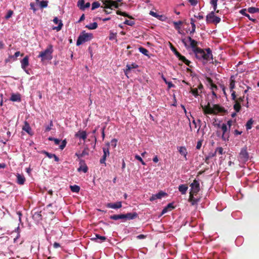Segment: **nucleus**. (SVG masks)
Returning a JSON list of instances; mask_svg holds the SVG:
<instances>
[{
	"label": "nucleus",
	"instance_id": "6ab92c4d",
	"mask_svg": "<svg viewBox=\"0 0 259 259\" xmlns=\"http://www.w3.org/2000/svg\"><path fill=\"white\" fill-rule=\"evenodd\" d=\"M75 137L85 140L87 137V134L84 131H79L75 134Z\"/></svg>",
	"mask_w": 259,
	"mask_h": 259
},
{
	"label": "nucleus",
	"instance_id": "9d476101",
	"mask_svg": "<svg viewBox=\"0 0 259 259\" xmlns=\"http://www.w3.org/2000/svg\"><path fill=\"white\" fill-rule=\"evenodd\" d=\"M106 146H107L106 148H105V147L103 148V155L102 158H101V159L100 160V163L104 164L105 166L106 165V163H105V161L106 160V157L107 156H109L110 154L109 149L110 143H107L106 144Z\"/></svg>",
	"mask_w": 259,
	"mask_h": 259
},
{
	"label": "nucleus",
	"instance_id": "473e14b6",
	"mask_svg": "<svg viewBox=\"0 0 259 259\" xmlns=\"http://www.w3.org/2000/svg\"><path fill=\"white\" fill-rule=\"evenodd\" d=\"M247 11L251 14L259 12V8L255 7H249L247 9Z\"/></svg>",
	"mask_w": 259,
	"mask_h": 259
},
{
	"label": "nucleus",
	"instance_id": "c9c22d12",
	"mask_svg": "<svg viewBox=\"0 0 259 259\" xmlns=\"http://www.w3.org/2000/svg\"><path fill=\"white\" fill-rule=\"evenodd\" d=\"M116 35H117V33L116 32L114 33L112 31H110V34H109V40H111L115 39L116 41H117V40L116 39Z\"/></svg>",
	"mask_w": 259,
	"mask_h": 259
},
{
	"label": "nucleus",
	"instance_id": "13d9d810",
	"mask_svg": "<svg viewBox=\"0 0 259 259\" xmlns=\"http://www.w3.org/2000/svg\"><path fill=\"white\" fill-rule=\"evenodd\" d=\"M202 141L201 140L197 142V145L196 147L197 149H200L201 148V146H202Z\"/></svg>",
	"mask_w": 259,
	"mask_h": 259
},
{
	"label": "nucleus",
	"instance_id": "423d86ee",
	"mask_svg": "<svg viewBox=\"0 0 259 259\" xmlns=\"http://www.w3.org/2000/svg\"><path fill=\"white\" fill-rule=\"evenodd\" d=\"M93 37V34L86 33L83 31L78 36L76 41V45L77 46H80L85 42L91 40Z\"/></svg>",
	"mask_w": 259,
	"mask_h": 259
},
{
	"label": "nucleus",
	"instance_id": "9b49d317",
	"mask_svg": "<svg viewBox=\"0 0 259 259\" xmlns=\"http://www.w3.org/2000/svg\"><path fill=\"white\" fill-rule=\"evenodd\" d=\"M191 187V191L190 193L197 194L200 191V185L199 182L194 180L193 183L190 185Z\"/></svg>",
	"mask_w": 259,
	"mask_h": 259
},
{
	"label": "nucleus",
	"instance_id": "8fccbe9b",
	"mask_svg": "<svg viewBox=\"0 0 259 259\" xmlns=\"http://www.w3.org/2000/svg\"><path fill=\"white\" fill-rule=\"evenodd\" d=\"M135 158H136L137 160H138L140 161L142 163V164L143 165H145V164H145V162L143 160L142 158H141L139 155H136L135 156Z\"/></svg>",
	"mask_w": 259,
	"mask_h": 259
},
{
	"label": "nucleus",
	"instance_id": "f704fd0d",
	"mask_svg": "<svg viewBox=\"0 0 259 259\" xmlns=\"http://www.w3.org/2000/svg\"><path fill=\"white\" fill-rule=\"evenodd\" d=\"M253 120L252 118H250L249 120H248L245 125L246 128L247 130H249L251 128L252 125L253 124Z\"/></svg>",
	"mask_w": 259,
	"mask_h": 259
},
{
	"label": "nucleus",
	"instance_id": "39448f33",
	"mask_svg": "<svg viewBox=\"0 0 259 259\" xmlns=\"http://www.w3.org/2000/svg\"><path fill=\"white\" fill-rule=\"evenodd\" d=\"M244 96L237 98L236 92H233L231 94V99L234 101L235 104L233 105V108L236 112H239L241 108V103L244 101Z\"/></svg>",
	"mask_w": 259,
	"mask_h": 259
},
{
	"label": "nucleus",
	"instance_id": "603ef678",
	"mask_svg": "<svg viewBox=\"0 0 259 259\" xmlns=\"http://www.w3.org/2000/svg\"><path fill=\"white\" fill-rule=\"evenodd\" d=\"M53 126V121L51 120L50 121L49 125L46 127V131L49 132L52 129V127Z\"/></svg>",
	"mask_w": 259,
	"mask_h": 259
},
{
	"label": "nucleus",
	"instance_id": "0e129e2a",
	"mask_svg": "<svg viewBox=\"0 0 259 259\" xmlns=\"http://www.w3.org/2000/svg\"><path fill=\"white\" fill-rule=\"evenodd\" d=\"M216 154H215V153H209V154L208 155V156H207L208 157V158L209 159H210V158H212V157L215 156Z\"/></svg>",
	"mask_w": 259,
	"mask_h": 259
},
{
	"label": "nucleus",
	"instance_id": "393cba45",
	"mask_svg": "<svg viewBox=\"0 0 259 259\" xmlns=\"http://www.w3.org/2000/svg\"><path fill=\"white\" fill-rule=\"evenodd\" d=\"M196 194H193L192 193H190L189 198V201L191 202L192 205H194L195 204H196L198 201L199 199L194 198V195H196Z\"/></svg>",
	"mask_w": 259,
	"mask_h": 259
},
{
	"label": "nucleus",
	"instance_id": "72a5a7b5",
	"mask_svg": "<svg viewBox=\"0 0 259 259\" xmlns=\"http://www.w3.org/2000/svg\"><path fill=\"white\" fill-rule=\"evenodd\" d=\"M70 190L73 192L78 193L80 190V187L76 185L70 186Z\"/></svg>",
	"mask_w": 259,
	"mask_h": 259
},
{
	"label": "nucleus",
	"instance_id": "ea45409f",
	"mask_svg": "<svg viewBox=\"0 0 259 259\" xmlns=\"http://www.w3.org/2000/svg\"><path fill=\"white\" fill-rule=\"evenodd\" d=\"M176 56L179 58L180 60L183 62L187 59L185 56L182 55L180 53H177Z\"/></svg>",
	"mask_w": 259,
	"mask_h": 259
},
{
	"label": "nucleus",
	"instance_id": "69168bd1",
	"mask_svg": "<svg viewBox=\"0 0 259 259\" xmlns=\"http://www.w3.org/2000/svg\"><path fill=\"white\" fill-rule=\"evenodd\" d=\"M30 8L34 12H35L36 11V9L35 8V5L33 3H31L30 4Z\"/></svg>",
	"mask_w": 259,
	"mask_h": 259
},
{
	"label": "nucleus",
	"instance_id": "3c124183",
	"mask_svg": "<svg viewBox=\"0 0 259 259\" xmlns=\"http://www.w3.org/2000/svg\"><path fill=\"white\" fill-rule=\"evenodd\" d=\"M66 143L67 142L65 140L62 141L61 144L60 145V149L63 150L65 147Z\"/></svg>",
	"mask_w": 259,
	"mask_h": 259
},
{
	"label": "nucleus",
	"instance_id": "4be33fe9",
	"mask_svg": "<svg viewBox=\"0 0 259 259\" xmlns=\"http://www.w3.org/2000/svg\"><path fill=\"white\" fill-rule=\"evenodd\" d=\"M16 177H17L16 182L17 184L21 185H22L24 184V183L26 181V179L23 175L17 174Z\"/></svg>",
	"mask_w": 259,
	"mask_h": 259
},
{
	"label": "nucleus",
	"instance_id": "1a4fd4ad",
	"mask_svg": "<svg viewBox=\"0 0 259 259\" xmlns=\"http://www.w3.org/2000/svg\"><path fill=\"white\" fill-rule=\"evenodd\" d=\"M238 158L241 162H245L249 159V154L247 151V147H243L239 153Z\"/></svg>",
	"mask_w": 259,
	"mask_h": 259
},
{
	"label": "nucleus",
	"instance_id": "58836bf2",
	"mask_svg": "<svg viewBox=\"0 0 259 259\" xmlns=\"http://www.w3.org/2000/svg\"><path fill=\"white\" fill-rule=\"evenodd\" d=\"M100 6V4L98 2H94L92 5V10H95L99 8Z\"/></svg>",
	"mask_w": 259,
	"mask_h": 259
},
{
	"label": "nucleus",
	"instance_id": "338daca9",
	"mask_svg": "<svg viewBox=\"0 0 259 259\" xmlns=\"http://www.w3.org/2000/svg\"><path fill=\"white\" fill-rule=\"evenodd\" d=\"M150 14L151 15H152V16H154V17H156V18H158V17H159V16H159L158 15H157V14H156V13L154 12H153V11H150Z\"/></svg>",
	"mask_w": 259,
	"mask_h": 259
},
{
	"label": "nucleus",
	"instance_id": "f03ea898",
	"mask_svg": "<svg viewBox=\"0 0 259 259\" xmlns=\"http://www.w3.org/2000/svg\"><path fill=\"white\" fill-rule=\"evenodd\" d=\"M193 53L195 54L196 58L199 60H204L207 61L212 59V54L210 48L204 50L199 48L196 49Z\"/></svg>",
	"mask_w": 259,
	"mask_h": 259
},
{
	"label": "nucleus",
	"instance_id": "20e7f679",
	"mask_svg": "<svg viewBox=\"0 0 259 259\" xmlns=\"http://www.w3.org/2000/svg\"><path fill=\"white\" fill-rule=\"evenodd\" d=\"M53 52V45L50 44L44 51L39 53L38 58H41L42 61L45 60H50L52 59V53Z\"/></svg>",
	"mask_w": 259,
	"mask_h": 259
},
{
	"label": "nucleus",
	"instance_id": "6e6d98bb",
	"mask_svg": "<svg viewBox=\"0 0 259 259\" xmlns=\"http://www.w3.org/2000/svg\"><path fill=\"white\" fill-rule=\"evenodd\" d=\"M166 207L169 210H171L175 208L173 204L171 203L168 204Z\"/></svg>",
	"mask_w": 259,
	"mask_h": 259
},
{
	"label": "nucleus",
	"instance_id": "f3484780",
	"mask_svg": "<svg viewBox=\"0 0 259 259\" xmlns=\"http://www.w3.org/2000/svg\"><path fill=\"white\" fill-rule=\"evenodd\" d=\"M53 22L55 24H58V26H56L53 28V30H56L57 31H60L63 26V23L61 20H59L57 17H55L53 19Z\"/></svg>",
	"mask_w": 259,
	"mask_h": 259
},
{
	"label": "nucleus",
	"instance_id": "e2e57ef3",
	"mask_svg": "<svg viewBox=\"0 0 259 259\" xmlns=\"http://www.w3.org/2000/svg\"><path fill=\"white\" fill-rule=\"evenodd\" d=\"M194 17L198 18L199 20L203 19L204 18L203 16L200 13H199L198 15H194Z\"/></svg>",
	"mask_w": 259,
	"mask_h": 259
},
{
	"label": "nucleus",
	"instance_id": "4468645a",
	"mask_svg": "<svg viewBox=\"0 0 259 259\" xmlns=\"http://www.w3.org/2000/svg\"><path fill=\"white\" fill-rule=\"evenodd\" d=\"M77 6L81 10H84L86 8L90 7V3H87L85 4L84 0H79L77 2Z\"/></svg>",
	"mask_w": 259,
	"mask_h": 259
},
{
	"label": "nucleus",
	"instance_id": "bb28decb",
	"mask_svg": "<svg viewBox=\"0 0 259 259\" xmlns=\"http://www.w3.org/2000/svg\"><path fill=\"white\" fill-rule=\"evenodd\" d=\"M188 189V187L186 184H182L179 186L178 189L182 194H185Z\"/></svg>",
	"mask_w": 259,
	"mask_h": 259
},
{
	"label": "nucleus",
	"instance_id": "774afa93",
	"mask_svg": "<svg viewBox=\"0 0 259 259\" xmlns=\"http://www.w3.org/2000/svg\"><path fill=\"white\" fill-rule=\"evenodd\" d=\"M210 88L212 91H214V90H216L218 89L217 85L214 83L210 85Z\"/></svg>",
	"mask_w": 259,
	"mask_h": 259
},
{
	"label": "nucleus",
	"instance_id": "ddd939ff",
	"mask_svg": "<svg viewBox=\"0 0 259 259\" xmlns=\"http://www.w3.org/2000/svg\"><path fill=\"white\" fill-rule=\"evenodd\" d=\"M79 167L77 168V171H82L83 172L86 173L88 170V167L85 164L84 160L80 159L79 160Z\"/></svg>",
	"mask_w": 259,
	"mask_h": 259
},
{
	"label": "nucleus",
	"instance_id": "2eb2a0df",
	"mask_svg": "<svg viewBox=\"0 0 259 259\" xmlns=\"http://www.w3.org/2000/svg\"><path fill=\"white\" fill-rule=\"evenodd\" d=\"M108 208L113 209H118L122 207V203L121 201H118L116 203H108L106 204Z\"/></svg>",
	"mask_w": 259,
	"mask_h": 259
},
{
	"label": "nucleus",
	"instance_id": "412c9836",
	"mask_svg": "<svg viewBox=\"0 0 259 259\" xmlns=\"http://www.w3.org/2000/svg\"><path fill=\"white\" fill-rule=\"evenodd\" d=\"M21 67L23 69L25 70L29 65V57L26 56L21 61Z\"/></svg>",
	"mask_w": 259,
	"mask_h": 259
},
{
	"label": "nucleus",
	"instance_id": "79ce46f5",
	"mask_svg": "<svg viewBox=\"0 0 259 259\" xmlns=\"http://www.w3.org/2000/svg\"><path fill=\"white\" fill-rule=\"evenodd\" d=\"M39 6L41 8H46L48 6V2L42 1L40 2Z\"/></svg>",
	"mask_w": 259,
	"mask_h": 259
},
{
	"label": "nucleus",
	"instance_id": "864d4df0",
	"mask_svg": "<svg viewBox=\"0 0 259 259\" xmlns=\"http://www.w3.org/2000/svg\"><path fill=\"white\" fill-rule=\"evenodd\" d=\"M170 45V49L174 53L175 55L176 56L177 53H180L178 51H177V49L172 46L171 44Z\"/></svg>",
	"mask_w": 259,
	"mask_h": 259
},
{
	"label": "nucleus",
	"instance_id": "a18cd8bd",
	"mask_svg": "<svg viewBox=\"0 0 259 259\" xmlns=\"http://www.w3.org/2000/svg\"><path fill=\"white\" fill-rule=\"evenodd\" d=\"M13 14V11L11 10H9L8 11V13L7 15L5 16V19H9L10 18H11Z\"/></svg>",
	"mask_w": 259,
	"mask_h": 259
},
{
	"label": "nucleus",
	"instance_id": "680f3d73",
	"mask_svg": "<svg viewBox=\"0 0 259 259\" xmlns=\"http://www.w3.org/2000/svg\"><path fill=\"white\" fill-rule=\"evenodd\" d=\"M189 2L193 6H195L197 4V0H188Z\"/></svg>",
	"mask_w": 259,
	"mask_h": 259
},
{
	"label": "nucleus",
	"instance_id": "c756f323",
	"mask_svg": "<svg viewBox=\"0 0 259 259\" xmlns=\"http://www.w3.org/2000/svg\"><path fill=\"white\" fill-rule=\"evenodd\" d=\"M139 50L140 53H142L143 54H144V55H145L146 56H148L149 58H150V56H149V55L148 54L149 51L147 49H146L142 47H141L139 48Z\"/></svg>",
	"mask_w": 259,
	"mask_h": 259
},
{
	"label": "nucleus",
	"instance_id": "a211bd4d",
	"mask_svg": "<svg viewBox=\"0 0 259 259\" xmlns=\"http://www.w3.org/2000/svg\"><path fill=\"white\" fill-rule=\"evenodd\" d=\"M187 39L190 42V47H191L193 52L195 51L196 49L199 48L197 47L198 42L196 40L192 39L190 36H188Z\"/></svg>",
	"mask_w": 259,
	"mask_h": 259
},
{
	"label": "nucleus",
	"instance_id": "bf43d9fd",
	"mask_svg": "<svg viewBox=\"0 0 259 259\" xmlns=\"http://www.w3.org/2000/svg\"><path fill=\"white\" fill-rule=\"evenodd\" d=\"M168 85V89H170L171 88L175 87V85L170 81H167V83H166Z\"/></svg>",
	"mask_w": 259,
	"mask_h": 259
},
{
	"label": "nucleus",
	"instance_id": "f257e3e1",
	"mask_svg": "<svg viewBox=\"0 0 259 259\" xmlns=\"http://www.w3.org/2000/svg\"><path fill=\"white\" fill-rule=\"evenodd\" d=\"M201 107L202 108L203 113L205 115H216L219 113H225L226 112L225 109L219 104H213L212 105V107H211L210 103L209 102L207 103V105L204 106L201 104Z\"/></svg>",
	"mask_w": 259,
	"mask_h": 259
},
{
	"label": "nucleus",
	"instance_id": "49530a36",
	"mask_svg": "<svg viewBox=\"0 0 259 259\" xmlns=\"http://www.w3.org/2000/svg\"><path fill=\"white\" fill-rule=\"evenodd\" d=\"M124 23L125 24H126L127 25H129V26H133L135 24V22L134 21H132V20H126Z\"/></svg>",
	"mask_w": 259,
	"mask_h": 259
},
{
	"label": "nucleus",
	"instance_id": "09e8293b",
	"mask_svg": "<svg viewBox=\"0 0 259 259\" xmlns=\"http://www.w3.org/2000/svg\"><path fill=\"white\" fill-rule=\"evenodd\" d=\"M218 152L219 154L222 155L223 153V148L222 147H218L215 149L214 153L215 154Z\"/></svg>",
	"mask_w": 259,
	"mask_h": 259
},
{
	"label": "nucleus",
	"instance_id": "5701e85b",
	"mask_svg": "<svg viewBox=\"0 0 259 259\" xmlns=\"http://www.w3.org/2000/svg\"><path fill=\"white\" fill-rule=\"evenodd\" d=\"M178 149L180 154L182 156H184L185 159L187 160V155L188 154V152L186 147L184 146H180L178 147Z\"/></svg>",
	"mask_w": 259,
	"mask_h": 259
},
{
	"label": "nucleus",
	"instance_id": "a19ab883",
	"mask_svg": "<svg viewBox=\"0 0 259 259\" xmlns=\"http://www.w3.org/2000/svg\"><path fill=\"white\" fill-rule=\"evenodd\" d=\"M89 149L88 147L84 148V149L83 150L82 153L80 154V156L84 157L85 155H89Z\"/></svg>",
	"mask_w": 259,
	"mask_h": 259
},
{
	"label": "nucleus",
	"instance_id": "c03bdc74",
	"mask_svg": "<svg viewBox=\"0 0 259 259\" xmlns=\"http://www.w3.org/2000/svg\"><path fill=\"white\" fill-rule=\"evenodd\" d=\"M103 9L102 10L103 11L105 12V13L107 14H111L112 12V10L113 8H105L104 6L102 7Z\"/></svg>",
	"mask_w": 259,
	"mask_h": 259
},
{
	"label": "nucleus",
	"instance_id": "7c9ffc66",
	"mask_svg": "<svg viewBox=\"0 0 259 259\" xmlns=\"http://www.w3.org/2000/svg\"><path fill=\"white\" fill-rule=\"evenodd\" d=\"M218 2V0H210V4L213 7V11H215L217 13L219 12V10H217Z\"/></svg>",
	"mask_w": 259,
	"mask_h": 259
},
{
	"label": "nucleus",
	"instance_id": "e433bc0d",
	"mask_svg": "<svg viewBox=\"0 0 259 259\" xmlns=\"http://www.w3.org/2000/svg\"><path fill=\"white\" fill-rule=\"evenodd\" d=\"M173 23L175 29L178 30L180 29V26L182 25L183 22L182 21H178L177 22H174Z\"/></svg>",
	"mask_w": 259,
	"mask_h": 259
},
{
	"label": "nucleus",
	"instance_id": "4c0bfd02",
	"mask_svg": "<svg viewBox=\"0 0 259 259\" xmlns=\"http://www.w3.org/2000/svg\"><path fill=\"white\" fill-rule=\"evenodd\" d=\"M167 194L163 191H160L157 194H156V196L157 199H161L162 197L165 196Z\"/></svg>",
	"mask_w": 259,
	"mask_h": 259
},
{
	"label": "nucleus",
	"instance_id": "a878e982",
	"mask_svg": "<svg viewBox=\"0 0 259 259\" xmlns=\"http://www.w3.org/2000/svg\"><path fill=\"white\" fill-rule=\"evenodd\" d=\"M42 153L45 154L49 158H54L55 161L56 162H58L59 161V158L54 154L49 153L46 151H42Z\"/></svg>",
	"mask_w": 259,
	"mask_h": 259
},
{
	"label": "nucleus",
	"instance_id": "dca6fc26",
	"mask_svg": "<svg viewBox=\"0 0 259 259\" xmlns=\"http://www.w3.org/2000/svg\"><path fill=\"white\" fill-rule=\"evenodd\" d=\"M95 237L91 238L92 240L95 241L98 243H102L106 240V237L103 236H101L99 234H96Z\"/></svg>",
	"mask_w": 259,
	"mask_h": 259
},
{
	"label": "nucleus",
	"instance_id": "aec40b11",
	"mask_svg": "<svg viewBox=\"0 0 259 259\" xmlns=\"http://www.w3.org/2000/svg\"><path fill=\"white\" fill-rule=\"evenodd\" d=\"M235 79L234 75L231 76L230 78V84H229V89L231 94H232L233 92H235L233 90L235 88Z\"/></svg>",
	"mask_w": 259,
	"mask_h": 259
},
{
	"label": "nucleus",
	"instance_id": "6e6552de",
	"mask_svg": "<svg viewBox=\"0 0 259 259\" xmlns=\"http://www.w3.org/2000/svg\"><path fill=\"white\" fill-rule=\"evenodd\" d=\"M122 0H116L115 1L112 0H105L103 1L105 8H118L119 6L118 3H121Z\"/></svg>",
	"mask_w": 259,
	"mask_h": 259
},
{
	"label": "nucleus",
	"instance_id": "de8ad7c7",
	"mask_svg": "<svg viewBox=\"0 0 259 259\" xmlns=\"http://www.w3.org/2000/svg\"><path fill=\"white\" fill-rule=\"evenodd\" d=\"M117 140L116 139H113L111 141V146L113 148H114L116 147L117 145Z\"/></svg>",
	"mask_w": 259,
	"mask_h": 259
},
{
	"label": "nucleus",
	"instance_id": "b1692460",
	"mask_svg": "<svg viewBox=\"0 0 259 259\" xmlns=\"http://www.w3.org/2000/svg\"><path fill=\"white\" fill-rule=\"evenodd\" d=\"M138 67V66L135 63H133L132 64H127L126 66V69L124 70L125 74L127 76V74L129 73L130 71L133 68H136Z\"/></svg>",
	"mask_w": 259,
	"mask_h": 259
},
{
	"label": "nucleus",
	"instance_id": "37998d69",
	"mask_svg": "<svg viewBox=\"0 0 259 259\" xmlns=\"http://www.w3.org/2000/svg\"><path fill=\"white\" fill-rule=\"evenodd\" d=\"M191 92L195 97H197L199 95L198 90L197 88L192 89Z\"/></svg>",
	"mask_w": 259,
	"mask_h": 259
},
{
	"label": "nucleus",
	"instance_id": "2f4dec72",
	"mask_svg": "<svg viewBox=\"0 0 259 259\" xmlns=\"http://www.w3.org/2000/svg\"><path fill=\"white\" fill-rule=\"evenodd\" d=\"M97 27H98V24L97 22H94L92 23H90V24L85 26L86 28H88V29H91V30L95 29L97 28Z\"/></svg>",
	"mask_w": 259,
	"mask_h": 259
},
{
	"label": "nucleus",
	"instance_id": "4d7b16f0",
	"mask_svg": "<svg viewBox=\"0 0 259 259\" xmlns=\"http://www.w3.org/2000/svg\"><path fill=\"white\" fill-rule=\"evenodd\" d=\"M246 9H243L239 11V13L241 14H242V15L246 17L247 16V15L248 14L247 13H246Z\"/></svg>",
	"mask_w": 259,
	"mask_h": 259
},
{
	"label": "nucleus",
	"instance_id": "c85d7f7f",
	"mask_svg": "<svg viewBox=\"0 0 259 259\" xmlns=\"http://www.w3.org/2000/svg\"><path fill=\"white\" fill-rule=\"evenodd\" d=\"M10 100L12 101H20L21 98L19 94H12Z\"/></svg>",
	"mask_w": 259,
	"mask_h": 259
},
{
	"label": "nucleus",
	"instance_id": "cd10ccee",
	"mask_svg": "<svg viewBox=\"0 0 259 259\" xmlns=\"http://www.w3.org/2000/svg\"><path fill=\"white\" fill-rule=\"evenodd\" d=\"M22 129L26 132L28 134H31L30 132L31 129L29 123L27 121H25L24 125H23Z\"/></svg>",
	"mask_w": 259,
	"mask_h": 259
},
{
	"label": "nucleus",
	"instance_id": "052dcab7",
	"mask_svg": "<svg viewBox=\"0 0 259 259\" xmlns=\"http://www.w3.org/2000/svg\"><path fill=\"white\" fill-rule=\"evenodd\" d=\"M40 212H35V213L34 214L33 217H36V218H38V219H41V214H40Z\"/></svg>",
	"mask_w": 259,
	"mask_h": 259
},
{
	"label": "nucleus",
	"instance_id": "0eeeda50",
	"mask_svg": "<svg viewBox=\"0 0 259 259\" xmlns=\"http://www.w3.org/2000/svg\"><path fill=\"white\" fill-rule=\"evenodd\" d=\"M206 21L208 24L213 23L216 24L220 22L221 18L215 16L214 11H213L206 16Z\"/></svg>",
	"mask_w": 259,
	"mask_h": 259
},
{
	"label": "nucleus",
	"instance_id": "5fc2aeb1",
	"mask_svg": "<svg viewBox=\"0 0 259 259\" xmlns=\"http://www.w3.org/2000/svg\"><path fill=\"white\" fill-rule=\"evenodd\" d=\"M192 26V30L190 31V34H193L195 32L196 25L195 24H191Z\"/></svg>",
	"mask_w": 259,
	"mask_h": 259
},
{
	"label": "nucleus",
	"instance_id": "f8f14e48",
	"mask_svg": "<svg viewBox=\"0 0 259 259\" xmlns=\"http://www.w3.org/2000/svg\"><path fill=\"white\" fill-rule=\"evenodd\" d=\"M223 134L222 136V139L223 141L229 140V132L228 131L227 125L223 123L221 126Z\"/></svg>",
	"mask_w": 259,
	"mask_h": 259
},
{
	"label": "nucleus",
	"instance_id": "7ed1b4c3",
	"mask_svg": "<svg viewBox=\"0 0 259 259\" xmlns=\"http://www.w3.org/2000/svg\"><path fill=\"white\" fill-rule=\"evenodd\" d=\"M138 217V214L136 212H130L126 214H114L110 216V219L113 220L122 219L126 220H134Z\"/></svg>",
	"mask_w": 259,
	"mask_h": 259
}]
</instances>
